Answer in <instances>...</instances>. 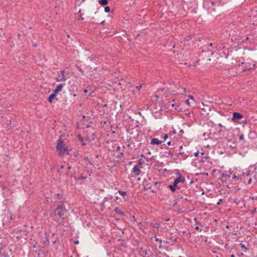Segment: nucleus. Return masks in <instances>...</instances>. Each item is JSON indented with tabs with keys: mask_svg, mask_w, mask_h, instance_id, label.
<instances>
[{
	"mask_svg": "<svg viewBox=\"0 0 257 257\" xmlns=\"http://www.w3.org/2000/svg\"><path fill=\"white\" fill-rule=\"evenodd\" d=\"M184 181H185V178L180 175L174 180L173 185H170L169 186V188L170 189V190L174 192L176 189L177 184L181 182L184 183Z\"/></svg>",
	"mask_w": 257,
	"mask_h": 257,
	"instance_id": "3",
	"label": "nucleus"
},
{
	"mask_svg": "<svg viewBox=\"0 0 257 257\" xmlns=\"http://www.w3.org/2000/svg\"><path fill=\"white\" fill-rule=\"evenodd\" d=\"M160 227V224L159 223H156L155 224H154V225L153 226V227L154 228H156L157 229H158Z\"/></svg>",
	"mask_w": 257,
	"mask_h": 257,
	"instance_id": "18",
	"label": "nucleus"
},
{
	"mask_svg": "<svg viewBox=\"0 0 257 257\" xmlns=\"http://www.w3.org/2000/svg\"><path fill=\"white\" fill-rule=\"evenodd\" d=\"M219 126H222V125H221V123H219Z\"/></svg>",
	"mask_w": 257,
	"mask_h": 257,
	"instance_id": "53",
	"label": "nucleus"
},
{
	"mask_svg": "<svg viewBox=\"0 0 257 257\" xmlns=\"http://www.w3.org/2000/svg\"><path fill=\"white\" fill-rule=\"evenodd\" d=\"M242 114L238 112H235L233 113L232 120L234 121H238L242 118Z\"/></svg>",
	"mask_w": 257,
	"mask_h": 257,
	"instance_id": "5",
	"label": "nucleus"
},
{
	"mask_svg": "<svg viewBox=\"0 0 257 257\" xmlns=\"http://www.w3.org/2000/svg\"><path fill=\"white\" fill-rule=\"evenodd\" d=\"M141 168L135 165L134 168H133V173L136 176L139 175L141 173V171L140 170Z\"/></svg>",
	"mask_w": 257,
	"mask_h": 257,
	"instance_id": "7",
	"label": "nucleus"
},
{
	"mask_svg": "<svg viewBox=\"0 0 257 257\" xmlns=\"http://www.w3.org/2000/svg\"><path fill=\"white\" fill-rule=\"evenodd\" d=\"M76 67L78 69V70H79L80 71H82V70H81V69L80 66H78V65H76Z\"/></svg>",
	"mask_w": 257,
	"mask_h": 257,
	"instance_id": "31",
	"label": "nucleus"
},
{
	"mask_svg": "<svg viewBox=\"0 0 257 257\" xmlns=\"http://www.w3.org/2000/svg\"><path fill=\"white\" fill-rule=\"evenodd\" d=\"M175 105H176V103L175 102V100H173V103L171 104V106L172 107H174V106H175Z\"/></svg>",
	"mask_w": 257,
	"mask_h": 257,
	"instance_id": "27",
	"label": "nucleus"
},
{
	"mask_svg": "<svg viewBox=\"0 0 257 257\" xmlns=\"http://www.w3.org/2000/svg\"><path fill=\"white\" fill-rule=\"evenodd\" d=\"M167 145L168 146H171V141H169L167 143Z\"/></svg>",
	"mask_w": 257,
	"mask_h": 257,
	"instance_id": "34",
	"label": "nucleus"
},
{
	"mask_svg": "<svg viewBox=\"0 0 257 257\" xmlns=\"http://www.w3.org/2000/svg\"><path fill=\"white\" fill-rule=\"evenodd\" d=\"M243 139H244V135L243 134L239 135V140H240V141L243 140Z\"/></svg>",
	"mask_w": 257,
	"mask_h": 257,
	"instance_id": "19",
	"label": "nucleus"
},
{
	"mask_svg": "<svg viewBox=\"0 0 257 257\" xmlns=\"http://www.w3.org/2000/svg\"><path fill=\"white\" fill-rule=\"evenodd\" d=\"M212 46V43H210V44H209V46Z\"/></svg>",
	"mask_w": 257,
	"mask_h": 257,
	"instance_id": "47",
	"label": "nucleus"
},
{
	"mask_svg": "<svg viewBox=\"0 0 257 257\" xmlns=\"http://www.w3.org/2000/svg\"><path fill=\"white\" fill-rule=\"evenodd\" d=\"M240 245H241V247L242 248H245V250H246V248H245V245H244V244L240 243Z\"/></svg>",
	"mask_w": 257,
	"mask_h": 257,
	"instance_id": "30",
	"label": "nucleus"
},
{
	"mask_svg": "<svg viewBox=\"0 0 257 257\" xmlns=\"http://www.w3.org/2000/svg\"><path fill=\"white\" fill-rule=\"evenodd\" d=\"M61 168H62V169L64 168V166H63V165L61 166Z\"/></svg>",
	"mask_w": 257,
	"mask_h": 257,
	"instance_id": "48",
	"label": "nucleus"
},
{
	"mask_svg": "<svg viewBox=\"0 0 257 257\" xmlns=\"http://www.w3.org/2000/svg\"><path fill=\"white\" fill-rule=\"evenodd\" d=\"M115 199H116V200H118V197H117H117H116V198H115Z\"/></svg>",
	"mask_w": 257,
	"mask_h": 257,
	"instance_id": "49",
	"label": "nucleus"
},
{
	"mask_svg": "<svg viewBox=\"0 0 257 257\" xmlns=\"http://www.w3.org/2000/svg\"><path fill=\"white\" fill-rule=\"evenodd\" d=\"M201 155H203L204 153H201Z\"/></svg>",
	"mask_w": 257,
	"mask_h": 257,
	"instance_id": "55",
	"label": "nucleus"
},
{
	"mask_svg": "<svg viewBox=\"0 0 257 257\" xmlns=\"http://www.w3.org/2000/svg\"><path fill=\"white\" fill-rule=\"evenodd\" d=\"M56 149L60 156L67 155L69 154L67 147L60 138L57 141Z\"/></svg>",
	"mask_w": 257,
	"mask_h": 257,
	"instance_id": "2",
	"label": "nucleus"
},
{
	"mask_svg": "<svg viewBox=\"0 0 257 257\" xmlns=\"http://www.w3.org/2000/svg\"><path fill=\"white\" fill-rule=\"evenodd\" d=\"M78 243H79V241H78V240H76V241H75L74 242V243H75V244H78Z\"/></svg>",
	"mask_w": 257,
	"mask_h": 257,
	"instance_id": "36",
	"label": "nucleus"
},
{
	"mask_svg": "<svg viewBox=\"0 0 257 257\" xmlns=\"http://www.w3.org/2000/svg\"><path fill=\"white\" fill-rule=\"evenodd\" d=\"M95 57V56H91L90 57H89V59H90L91 61H92L93 60V58Z\"/></svg>",
	"mask_w": 257,
	"mask_h": 257,
	"instance_id": "29",
	"label": "nucleus"
},
{
	"mask_svg": "<svg viewBox=\"0 0 257 257\" xmlns=\"http://www.w3.org/2000/svg\"><path fill=\"white\" fill-rule=\"evenodd\" d=\"M237 178H239V176H237L235 174H233V176H232V179H237Z\"/></svg>",
	"mask_w": 257,
	"mask_h": 257,
	"instance_id": "22",
	"label": "nucleus"
},
{
	"mask_svg": "<svg viewBox=\"0 0 257 257\" xmlns=\"http://www.w3.org/2000/svg\"><path fill=\"white\" fill-rule=\"evenodd\" d=\"M168 138V135L167 134H166L164 137V141H165Z\"/></svg>",
	"mask_w": 257,
	"mask_h": 257,
	"instance_id": "25",
	"label": "nucleus"
},
{
	"mask_svg": "<svg viewBox=\"0 0 257 257\" xmlns=\"http://www.w3.org/2000/svg\"><path fill=\"white\" fill-rule=\"evenodd\" d=\"M217 204V205H219L220 204V201H218V202Z\"/></svg>",
	"mask_w": 257,
	"mask_h": 257,
	"instance_id": "52",
	"label": "nucleus"
},
{
	"mask_svg": "<svg viewBox=\"0 0 257 257\" xmlns=\"http://www.w3.org/2000/svg\"><path fill=\"white\" fill-rule=\"evenodd\" d=\"M163 141H159L158 139L157 138H154V139H152V140H151V145H160V144H161Z\"/></svg>",
	"mask_w": 257,
	"mask_h": 257,
	"instance_id": "9",
	"label": "nucleus"
},
{
	"mask_svg": "<svg viewBox=\"0 0 257 257\" xmlns=\"http://www.w3.org/2000/svg\"><path fill=\"white\" fill-rule=\"evenodd\" d=\"M118 193L122 195L123 197L126 195L127 192L126 191H122L120 190H118Z\"/></svg>",
	"mask_w": 257,
	"mask_h": 257,
	"instance_id": "15",
	"label": "nucleus"
},
{
	"mask_svg": "<svg viewBox=\"0 0 257 257\" xmlns=\"http://www.w3.org/2000/svg\"><path fill=\"white\" fill-rule=\"evenodd\" d=\"M114 211V212L116 213H117V214H118L119 215H124V212L121 209L118 208V207L115 208Z\"/></svg>",
	"mask_w": 257,
	"mask_h": 257,
	"instance_id": "12",
	"label": "nucleus"
},
{
	"mask_svg": "<svg viewBox=\"0 0 257 257\" xmlns=\"http://www.w3.org/2000/svg\"><path fill=\"white\" fill-rule=\"evenodd\" d=\"M195 229L197 230H200V228H199V227L198 226H196L195 227ZM200 230H202V229H201Z\"/></svg>",
	"mask_w": 257,
	"mask_h": 257,
	"instance_id": "28",
	"label": "nucleus"
},
{
	"mask_svg": "<svg viewBox=\"0 0 257 257\" xmlns=\"http://www.w3.org/2000/svg\"><path fill=\"white\" fill-rule=\"evenodd\" d=\"M98 3L101 6H106L108 4V0H99Z\"/></svg>",
	"mask_w": 257,
	"mask_h": 257,
	"instance_id": "13",
	"label": "nucleus"
},
{
	"mask_svg": "<svg viewBox=\"0 0 257 257\" xmlns=\"http://www.w3.org/2000/svg\"><path fill=\"white\" fill-rule=\"evenodd\" d=\"M84 92L85 93H86V92H87V90H86V89H85V90H84Z\"/></svg>",
	"mask_w": 257,
	"mask_h": 257,
	"instance_id": "41",
	"label": "nucleus"
},
{
	"mask_svg": "<svg viewBox=\"0 0 257 257\" xmlns=\"http://www.w3.org/2000/svg\"><path fill=\"white\" fill-rule=\"evenodd\" d=\"M120 149V147H118L117 148V151H118Z\"/></svg>",
	"mask_w": 257,
	"mask_h": 257,
	"instance_id": "38",
	"label": "nucleus"
},
{
	"mask_svg": "<svg viewBox=\"0 0 257 257\" xmlns=\"http://www.w3.org/2000/svg\"><path fill=\"white\" fill-rule=\"evenodd\" d=\"M250 198H251V199H253V197H250Z\"/></svg>",
	"mask_w": 257,
	"mask_h": 257,
	"instance_id": "54",
	"label": "nucleus"
},
{
	"mask_svg": "<svg viewBox=\"0 0 257 257\" xmlns=\"http://www.w3.org/2000/svg\"><path fill=\"white\" fill-rule=\"evenodd\" d=\"M166 257H170L169 256L167 255H166Z\"/></svg>",
	"mask_w": 257,
	"mask_h": 257,
	"instance_id": "56",
	"label": "nucleus"
},
{
	"mask_svg": "<svg viewBox=\"0 0 257 257\" xmlns=\"http://www.w3.org/2000/svg\"><path fill=\"white\" fill-rule=\"evenodd\" d=\"M185 102L186 104L187 105H188V106L191 105L190 102L188 99L186 100Z\"/></svg>",
	"mask_w": 257,
	"mask_h": 257,
	"instance_id": "20",
	"label": "nucleus"
},
{
	"mask_svg": "<svg viewBox=\"0 0 257 257\" xmlns=\"http://www.w3.org/2000/svg\"><path fill=\"white\" fill-rule=\"evenodd\" d=\"M160 185V183L158 182H155V185L157 186V185Z\"/></svg>",
	"mask_w": 257,
	"mask_h": 257,
	"instance_id": "33",
	"label": "nucleus"
},
{
	"mask_svg": "<svg viewBox=\"0 0 257 257\" xmlns=\"http://www.w3.org/2000/svg\"><path fill=\"white\" fill-rule=\"evenodd\" d=\"M254 66V64H253V65L250 64L248 66H247L246 64H245V66H244V68L243 69H242V71L245 72L246 71H248V70L251 69Z\"/></svg>",
	"mask_w": 257,
	"mask_h": 257,
	"instance_id": "10",
	"label": "nucleus"
},
{
	"mask_svg": "<svg viewBox=\"0 0 257 257\" xmlns=\"http://www.w3.org/2000/svg\"><path fill=\"white\" fill-rule=\"evenodd\" d=\"M243 255H244L243 253H241L240 256H243Z\"/></svg>",
	"mask_w": 257,
	"mask_h": 257,
	"instance_id": "50",
	"label": "nucleus"
},
{
	"mask_svg": "<svg viewBox=\"0 0 257 257\" xmlns=\"http://www.w3.org/2000/svg\"><path fill=\"white\" fill-rule=\"evenodd\" d=\"M230 257H235V255L234 254H231L230 255Z\"/></svg>",
	"mask_w": 257,
	"mask_h": 257,
	"instance_id": "42",
	"label": "nucleus"
},
{
	"mask_svg": "<svg viewBox=\"0 0 257 257\" xmlns=\"http://www.w3.org/2000/svg\"><path fill=\"white\" fill-rule=\"evenodd\" d=\"M206 3L208 5H209L210 4H211L212 6H213L216 4L214 2H212V1H208V2H207Z\"/></svg>",
	"mask_w": 257,
	"mask_h": 257,
	"instance_id": "16",
	"label": "nucleus"
},
{
	"mask_svg": "<svg viewBox=\"0 0 257 257\" xmlns=\"http://www.w3.org/2000/svg\"><path fill=\"white\" fill-rule=\"evenodd\" d=\"M144 162L143 160H142V159H140L138 160V165H137L136 166H137L141 168L142 167V165L144 163Z\"/></svg>",
	"mask_w": 257,
	"mask_h": 257,
	"instance_id": "14",
	"label": "nucleus"
},
{
	"mask_svg": "<svg viewBox=\"0 0 257 257\" xmlns=\"http://www.w3.org/2000/svg\"><path fill=\"white\" fill-rule=\"evenodd\" d=\"M112 199H113V196L112 195H109L107 196L104 197V198L103 199V201L101 203V206H104V204H105V203L106 202H107L109 200H111Z\"/></svg>",
	"mask_w": 257,
	"mask_h": 257,
	"instance_id": "8",
	"label": "nucleus"
},
{
	"mask_svg": "<svg viewBox=\"0 0 257 257\" xmlns=\"http://www.w3.org/2000/svg\"><path fill=\"white\" fill-rule=\"evenodd\" d=\"M173 134H176V131H173Z\"/></svg>",
	"mask_w": 257,
	"mask_h": 257,
	"instance_id": "45",
	"label": "nucleus"
},
{
	"mask_svg": "<svg viewBox=\"0 0 257 257\" xmlns=\"http://www.w3.org/2000/svg\"><path fill=\"white\" fill-rule=\"evenodd\" d=\"M142 88V85H138V86H136V88L138 90H140L141 88Z\"/></svg>",
	"mask_w": 257,
	"mask_h": 257,
	"instance_id": "24",
	"label": "nucleus"
},
{
	"mask_svg": "<svg viewBox=\"0 0 257 257\" xmlns=\"http://www.w3.org/2000/svg\"><path fill=\"white\" fill-rule=\"evenodd\" d=\"M155 240H156V241H159V243H160V244H161V243H162V240H161V239H159V238H156H156H155Z\"/></svg>",
	"mask_w": 257,
	"mask_h": 257,
	"instance_id": "23",
	"label": "nucleus"
},
{
	"mask_svg": "<svg viewBox=\"0 0 257 257\" xmlns=\"http://www.w3.org/2000/svg\"><path fill=\"white\" fill-rule=\"evenodd\" d=\"M65 83H61L57 85L56 88L55 90H53V91H54L55 93H58L61 92L63 89V88L65 86Z\"/></svg>",
	"mask_w": 257,
	"mask_h": 257,
	"instance_id": "6",
	"label": "nucleus"
},
{
	"mask_svg": "<svg viewBox=\"0 0 257 257\" xmlns=\"http://www.w3.org/2000/svg\"><path fill=\"white\" fill-rule=\"evenodd\" d=\"M104 23H105V21H103L102 22H101V24H103Z\"/></svg>",
	"mask_w": 257,
	"mask_h": 257,
	"instance_id": "39",
	"label": "nucleus"
},
{
	"mask_svg": "<svg viewBox=\"0 0 257 257\" xmlns=\"http://www.w3.org/2000/svg\"><path fill=\"white\" fill-rule=\"evenodd\" d=\"M189 97L190 98V99H191V100H193L194 101V97L192 95H189Z\"/></svg>",
	"mask_w": 257,
	"mask_h": 257,
	"instance_id": "32",
	"label": "nucleus"
},
{
	"mask_svg": "<svg viewBox=\"0 0 257 257\" xmlns=\"http://www.w3.org/2000/svg\"><path fill=\"white\" fill-rule=\"evenodd\" d=\"M180 133L181 134L183 133H184L183 130H180Z\"/></svg>",
	"mask_w": 257,
	"mask_h": 257,
	"instance_id": "37",
	"label": "nucleus"
},
{
	"mask_svg": "<svg viewBox=\"0 0 257 257\" xmlns=\"http://www.w3.org/2000/svg\"><path fill=\"white\" fill-rule=\"evenodd\" d=\"M104 12L106 13H109L110 12V8L108 6H106L104 8Z\"/></svg>",
	"mask_w": 257,
	"mask_h": 257,
	"instance_id": "17",
	"label": "nucleus"
},
{
	"mask_svg": "<svg viewBox=\"0 0 257 257\" xmlns=\"http://www.w3.org/2000/svg\"><path fill=\"white\" fill-rule=\"evenodd\" d=\"M251 179H249L248 180V184H250L251 183Z\"/></svg>",
	"mask_w": 257,
	"mask_h": 257,
	"instance_id": "35",
	"label": "nucleus"
},
{
	"mask_svg": "<svg viewBox=\"0 0 257 257\" xmlns=\"http://www.w3.org/2000/svg\"><path fill=\"white\" fill-rule=\"evenodd\" d=\"M214 54V52L213 51H211V55H212Z\"/></svg>",
	"mask_w": 257,
	"mask_h": 257,
	"instance_id": "43",
	"label": "nucleus"
},
{
	"mask_svg": "<svg viewBox=\"0 0 257 257\" xmlns=\"http://www.w3.org/2000/svg\"><path fill=\"white\" fill-rule=\"evenodd\" d=\"M217 204V205H219L220 204V201H218V202Z\"/></svg>",
	"mask_w": 257,
	"mask_h": 257,
	"instance_id": "51",
	"label": "nucleus"
},
{
	"mask_svg": "<svg viewBox=\"0 0 257 257\" xmlns=\"http://www.w3.org/2000/svg\"><path fill=\"white\" fill-rule=\"evenodd\" d=\"M70 169H71V167H70V166H68V170H70Z\"/></svg>",
	"mask_w": 257,
	"mask_h": 257,
	"instance_id": "44",
	"label": "nucleus"
},
{
	"mask_svg": "<svg viewBox=\"0 0 257 257\" xmlns=\"http://www.w3.org/2000/svg\"><path fill=\"white\" fill-rule=\"evenodd\" d=\"M80 19H81V20H83L84 19H83L82 17H80Z\"/></svg>",
	"mask_w": 257,
	"mask_h": 257,
	"instance_id": "46",
	"label": "nucleus"
},
{
	"mask_svg": "<svg viewBox=\"0 0 257 257\" xmlns=\"http://www.w3.org/2000/svg\"><path fill=\"white\" fill-rule=\"evenodd\" d=\"M199 151H197V152H196V153H194V156L195 157H198L199 156Z\"/></svg>",
	"mask_w": 257,
	"mask_h": 257,
	"instance_id": "26",
	"label": "nucleus"
},
{
	"mask_svg": "<svg viewBox=\"0 0 257 257\" xmlns=\"http://www.w3.org/2000/svg\"><path fill=\"white\" fill-rule=\"evenodd\" d=\"M56 93H55L54 91H53V93L51 94L49 98H48V101L50 103H52V100L54 98H56Z\"/></svg>",
	"mask_w": 257,
	"mask_h": 257,
	"instance_id": "11",
	"label": "nucleus"
},
{
	"mask_svg": "<svg viewBox=\"0 0 257 257\" xmlns=\"http://www.w3.org/2000/svg\"><path fill=\"white\" fill-rule=\"evenodd\" d=\"M65 71L61 70L57 74V76L55 78V80L57 82H61L63 81H65L67 78L64 75Z\"/></svg>",
	"mask_w": 257,
	"mask_h": 257,
	"instance_id": "4",
	"label": "nucleus"
},
{
	"mask_svg": "<svg viewBox=\"0 0 257 257\" xmlns=\"http://www.w3.org/2000/svg\"><path fill=\"white\" fill-rule=\"evenodd\" d=\"M67 211L63 204L58 205L54 210V219L58 225L63 224Z\"/></svg>",
	"mask_w": 257,
	"mask_h": 257,
	"instance_id": "1",
	"label": "nucleus"
},
{
	"mask_svg": "<svg viewBox=\"0 0 257 257\" xmlns=\"http://www.w3.org/2000/svg\"><path fill=\"white\" fill-rule=\"evenodd\" d=\"M209 158L208 156H206V157H204L203 158H202V159L201 160V162H203L205 161V160H206L208 158Z\"/></svg>",
	"mask_w": 257,
	"mask_h": 257,
	"instance_id": "21",
	"label": "nucleus"
},
{
	"mask_svg": "<svg viewBox=\"0 0 257 257\" xmlns=\"http://www.w3.org/2000/svg\"><path fill=\"white\" fill-rule=\"evenodd\" d=\"M181 89L183 90V91L184 92H185V90H186L185 88H182Z\"/></svg>",
	"mask_w": 257,
	"mask_h": 257,
	"instance_id": "40",
	"label": "nucleus"
}]
</instances>
